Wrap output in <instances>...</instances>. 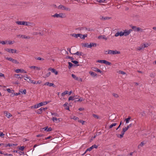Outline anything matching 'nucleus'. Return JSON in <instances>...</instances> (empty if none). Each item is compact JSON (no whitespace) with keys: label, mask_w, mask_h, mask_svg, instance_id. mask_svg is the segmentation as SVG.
I'll return each instance as SVG.
<instances>
[{"label":"nucleus","mask_w":156,"mask_h":156,"mask_svg":"<svg viewBox=\"0 0 156 156\" xmlns=\"http://www.w3.org/2000/svg\"><path fill=\"white\" fill-rule=\"evenodd\" d=\"M92 147H93V149L94 148H97L98 147V146L96 145H94L92 146Z\"/></svg>","instance_id":"680f3d73"},{"label":"nucleus","mask_w":156,"mask_h":156,"mask_svg":"<svg viewBox=\"0 0 156 156\" xmlns=\"http://www.w3.org/2000/svg\"><path fill=\"white\" fill-rule=\"evenodd\" d=\"M68 64H69V66H68V68H69V69H71V68L73 66H75V65H73L72 63H71V62H68Z\"/></svg>","instance_id":"cd10ccee"},{"label":"nucleus","mask_w":156,"mask_h":156,"mask_svg":"<svg viewBox=\"0 0 156 156\" xmlns=\"http://www.w3.org/2000/svg\"><path fill=\"white\" fill-rule=\"evenodd\" d=\"M84 46L85 47L89 48V44L88 43H86L84 44Z\"/></svg>","instance_id":"a19ab883"},{"label":"nucleus","mask_w":156,"mask_h":156,"mask_svg":"<svg viewBox=\"0 0 156 156\" xmlns=\"http://www.w3.org/2000/svg\"><path fill=\"white\" fill-rule=\"evenodd\" d=\"M87 34L86 35H83V36L81 37V38L83 39H84L85 37H87Z\"/></svg>","instance_id":"c03bdc74"},{"label":"nucleus","mask_w":156,"mask_h":156,"mask_svg":"<svg viewBox=\"0 0 156 156\" xmlns=\"http://www.w3.org/2000/svg\"><path fill=\"white\" fill-rule=\"evenodd\" d=\"M58 9H61L62 10H65L67 11H69L70 10V8L66 7L63 5H61L58 6Z\"/></svg>","instance_id":"7ed1b4c3"},{"label":"nucleus","mask_w":156,"mask_h":156,"mask_svg":"<svg viewBox=\"0 0 156 156\" xmlns=\"http://www.w3.org/2000/svg\"><path fill=\"white\" fill-rule=\"evenodd\" d=\"M97 44L96 43H90L89 44V48H90L92 47H96V46Z\"/></svg>","instance_id":"412c9836"},{"label":"nucleus","mask_w":156,"mask_h":156,"mask_svg":"<svg viewBox=\"0 0 156 156\" xmlns=\"http://www.w3.org/2000/svg\"><path fill=\"white\" fill-rule=\"evenodd\" d=\"M7 41H6V42H5L4 41H0V44H7Z\"/></svg>","instance_id":"58836bf2"},{"label":"nucleus","mask_w":156,"mask_h":156,"mask_svg":"<svg viewBox=\"0 0 156 156\" xmlns=\"http://www.w3.org/2000/svg\"><path fill=\"white\" fill-rule=\"evenodd\" d=\"M25 80H26L27 82L29 83L30 82V77H28L27 76H25V78H24Z\"/></svg>","instance_id":"5701e85b"},{"label":"nucleus","mask_w":156,"mask_h":156,"mask_svg":"<svg viewBox=\"0 0 156 156\" xmlns=\"http://www.w3.org/2000/svg\"><path fill=\"white\" fill-rule=\"evenodd\" d=\"M92 115L93 117L94 118H96L97 119H98L99 118V116L97 115L93 114Z\"/></svg>","instance_id":"e433bc0d"},{"label":"nucleus","mask_w":156,"mask_h":156,"mask_svg":"<svg viewBox=\"0 0 156 156\" xmlns=\"http://www.w3.org/2000/svg\"><path fill=\"white\" fill-rule=\"evenodd\" d=\"M31 23L30 22H27L25 21V25L26 26H30Z\"/></svg>","instance_id":"49530a36"},{"label":"nucleus","mask_w":156,"mask_h":156,"mask_svg":"<svg viewBox=\"0 0 156 156\" xmlns=\"http://www.w3.org/2000/svg\"><path fill=\"white\" fill-rule=\"evenodd\" d=\"M6 60L10 61L13 63L15 64H18L19 62L16 59H14L11 57H5Z\"/></svg>","instance_id":"20e7f679"},{"label":"nucleus","mask_w":156,"mask_h":156,"mask_svg":"<svg viewBox=\"0 0 156 156\" xmlns=\"http://www.w3.org/2000/svg\"><path fill=\"white\" fill-rule=\"evenodd\" d=\"M132 28L134 31H136V28H137L135 26H133L132 27Z\"/></svg>","instance_id":"a18cd8bd"},{"label":"nucleus","mask_w":156,"mask_h":156,"mask_svg":"<svg viewBox=\"0 0 156 156\" xmlns=\"http://www.w3.org/2000/svg\"><path fill=\"white\" fill-rule=\"evenodd\" d=\"M119 73H121V74H123V75H124V74H126V73L125 72H124V71H121V70H120V71H119Z\"/></svg>","instance_id":"603ef678"},{"label":"nucleus","mask_w":156,"mask_h":156,"mask_svg":"<svg viewBox=\"0 0 156 156\" xmlns=\"http://www.w3.org/2000/svg\"><path fill=\"white\" fill-rule=\"evenodd\" d=\"M73 119L75 120H78L79 119L78 117L74 116L73 118Z\"/></svg>","instance_id":"0e129e2a"},{"label":"nucleus","mask_w":156,"mask_h":156,"mask_svg":"<svg viewBox=\"0 0 156 156\" xmlns=\"http://www.w3.org/2000/svg\"><path fill=\"white\" fill-rule=\"evenodd\" d=\"M113 96L115 98H117L119 97V96L118 94L113 93L112 94Z\"/></svg>","instance_id":"09e8293b"},{"label":"nucleus","mask_w":156,"mask_h":156,"mask_svg":"<svg viewBox=\"0 0 156 156\" xmlns=\"http://www.w3.org/2000/svg\"><path fill=\"white\" fill-rule=\"evenodd\" d=\"M104 64H105L107 65H111L112 64L111 63L109 62H108V61H107L105 60H104L103 63Z\"/></svg>","instance_id":"aec40b11"},{"label":"nucleus","mask_w":156,"mask_h":156,"mask_svg":"<svg viewBox=\"0 0 156 156\" xmlns=\"http://www.w3.org/2000/svg\"><path fill=\"white\" fill-rule=\"evenodd\" d=\"M51 72H49L46 74V77H48L50 76V75H51Z\"/></svg>","instance_id":"4d7b16f0"},{"label":"nucleus","mask_w":156,"mask_h":156,"mask_svg":"<svg viewBox=\"0 0 156 156\" xmlns=\"http://www.w3.org/2000/svg\"><path fill=\"white\" fill-rule=\"evenodd\" d=\"M48 109L47 107L43 108L41 107L39 109H38L37 112H36L38 114H41L42 113V111L43 110L45 111Z\"/></svg>","instance_id":"423d86ee"},{"label":"nucleus","mask_w":156,"mask_h":156,"mask_svg":"<svg viewBox=\"0 0 156 156\" xmlns=\"http://www.w3.org/2000/svg\"><path fill=\"white\" fill-rule=\"evenodd\" d=\"M104 60H98L97 61V62L101 63H103Z\"/></svg>","instance_id":"864d4df0"},{"label":"nucleus","mask_w":156,"mask_h":156,"mask_svg":"<svg viewBox=\"0 0 156 156\" xmlns=\"http://www.w3.org/2000/svg\"><path fill=\"white\" fill-rule=\"evenodd\" d=\"M52 16L54 17L63 18L66 17V16L65 13H61L59 14L56 13Z\"/></svg>","instance_id":"f257e3e1"},{"label":"nucleus","mask_w":156,"mask_h":156,"mask_svg":"<svg viewBox=\"0 0 156 156\" xmlns=\"http://www.w3.org/2000/svg\"><path fill=\"white\" fill-rule=\"evenodd\" d=\"M89 73L90 74V75L92 76L93 77H95L97 76V74L94 72H93L92 71H90L89 72Z\"/></svg>","instance_id":"f3484780"},{"label":"nucleus","mask_w":156,"mask_h":156,"mask_svg":"<svg viewBox=\"0 0 156 156\" xmlns=\"http://www.w3.org/2000/svg\"><path fill=\"white\" fill-rule=\"evenodd\" d=\"M29 67L31 69H36V66H32Z\"/></svg>","instance_id":"5fc2aeb1"},{"label":"nucleus","mask_w":156,"mask_h":156,"mask_svg":"<svg viewBox=\"0 0 156 156\" xmlns=\"http://www.w3.org/2000/svg\"><path fill=\"white\" fill-rule=\"evenodd\" d=\"M93 149V147H92V146L89 148H88L86 150V151H85V152L84 154L87 151H90Z\"/></svg>","instance_id":"c85d7f7f"},{"label":"nucleus","mask_w":156,"mask_h":156,"mask_svg":"<svg viewBox=\"0 0 156 156\" xmlns=\"http://www.w3.org/2000/svg\"><path fill=\"white\" fill-rule=\"evenodd\" d=\"M143 45H144V47H145V48L147 47L149 45L147 43L145 44H144Z\"/></svg>","instance_id":"bf43d9fd"},{"label":"nucleus","mask_w":156,"mask_h":156,"mask_svg":"<svg viewBox=\"0 0 156 156\" xmlns=\"http://www.w3.org/2000/svg\"><path fill=\"white\" fill-rule=\"evenodd\" d=\"M130 119H131L130 116H129L126 119H125V121H126V123H129V121Z\"/></svg>","instance_id":"393cba45"},{"label":"nucleus","mask_w":156,"mask_h":156,"mask_svg":"<svg viewBox=\"0 0 156 156\" xmlns=\"http://www.w3.org/2000/svg\"><path fill=\"white\" fill-rule=\"evenodd\" d=\"M93 70H94V71H95L97 72H99V73H101V74H102V73H103V72H102V71H101L99 69H98L97 68L94 67L93 68Z\"/></svg>","instance_id":"2eb2a0df"},{"label":"nucleus","mask_w":156,"mask_h":156,"mask_svg":"<svg viewBox=\"0 0 156 156\" xmlns=\"http://www.w3.org/2000/svg\"><path fill=\"white\" fill-rule=\"evenodd\" d=\"M116 125H117V123H113L112 124H111V125H110L109 126V128H110V129L111 128L115 126Z\"/></svg>","instance_id":"473e14b6"},{"label":"nucleus","mask_w":156,"mask_h":156,"mask_svg":"<svg viewBox=\"0 0 156 156\" xmlns=\"http://www.w3.org/2000/svg\"><path fill=\"white\" fill-rule=\"evenodd\" d=\"M72 54L76 55H79V54H80V53H79V51H77L76 53H73V54Z\"/></svg>","instance_id":"69168bd1"},{"label":"nucleus","mask_w":156,"mask_h":156,"mask_svg":"<svg viewBox=\"0 0 156 156\" xmlns=\"http://www.w3.org/2000/svg\"><path fill=\"white\" fill-rule=\"evenodd\" d=\"M84 100V99H83L82 98H80L78 100H75V102H76V101H80V102H81L83 101Z\"/></svg>","instance_id":"2f4dec72"},{"label":"nucleus","mask_w":156,"mask_h":156,"mask_svg":"<svg viewBox=\"0 0 156 156\" xmlns=\"http://www.w3.org/2000/svg\"><path fill=\"white\" fill-rule=\"evenodd\" d=\"M15 72L17 73H18L20 72L23 73L24 72L25 73H27V72L23 69H17L16 70Z\"/></svg>","instance_id":"1a4fd4ad"},{"label":"nucleus","mask_w":156,"mask_h":156,"mask_svg":"<svg viewBox=\"0 0 156 156\" xmlns=\"http://www.w3.org/2000/svg\"><path fill=\"white\" fill-rule=\"evenodd\" d=\"M21 37H22L23 38H26V39H30V37L29 36H25L24 35H21Z\"/></svg>","instance_id":"72a5a7b5"},{"label":"nucleus","mask_w":156,"mask_h":156,"mask_svg":"<svg viewBox=\"0 0 156 156\" xmlns=\"http://www.w3.org/2000/svg\"><path fill=\"white\" fill-rule=\"evenodd\" d=\"M42 129H44V131H46L47 132L51 131L52 130V129L51 127L48 128V126Z\"/></svg>","instance_id":"ddd939ff"},{"label":"nucleus","mask_w":156,"mask_h":156,"mask_svg":"<svg viewBox=\"0 0 156 156\" xmlns=\"http://www.w3.org/2000/svg\"><path fill=\"white\" fill-rule=\"evenodd\" d=\"M17 145V144H5V147H6L7 146H9V147H11L13 146H16Z\"/></svg>","instance_id":"f8f14e48"},{"label":"nucleus","mask_w":156,"mask_h":156,"mask_svg":"<svg viewBox=\"0 0 156 156\" xmlns=\"http://www.w3.org/2000/svg\"><path fill=\"white\" fill-rule=\"evenodd\" d=\"M51 69V72L55 73V75H57L58 74V72L54 69Z\"/></svg>","instance_id":"bb28decb"},{"label":"nucleus","mask_w":156,"mask_h":156,"mask_svg":"<svg viewBox=\"0 0 156 156\" xmlns=\"http://www.w3.org/2000/svg\"><path fill=\"white\" fill-rule=\"evenodd\" d=\"M119 36H123L124 35V34L123 33V32H122V31H121V32H119Z\"/></svg>","instance_id":"8fccbe9b"},{"label":"nucleus","mask_w":156,"mask_h":156,"mask_svg":"<svg viewBox=\"0 0 156 156\" xmlns=\"http://www.w3.org/2000/svg\"><path fill=\"white\" fill-rule=\"evenodd\" d=\"M72 76L73 78L75 80H77L79 81H82V79L80 77H78L76 76L75 75L73 74H72Z\"/></svg>","instance_id":"6e6552de"},{"label":"nucleus","mask_w":156,"mask_h":156,"mask_svg":"<svg viewBox=\"0 0 156 156\" xmlns=\"http://www.w3.org/2000/svg\"><path fill=\"white\" fill-rule=\"evenodd\" d=\"M78 121L79 122L81 123L82 125H84L85 122V121L82 120H78Z\"/></svg>","instance_id":"ea45409f"},{"label":"nucleus","mask_w":156,"mask_h":156,"mask_svg":"<svg viewBox=\"0 0 156 156\" xmlns=\"http://www.w3.org/2000/svg\"><path fill=\"white\" fill-rule=\"evenodd\" d=\"M50 102V101L43 102H43V105H46L48 103H49Z\"/></svg>","instance_id":"3c124183"},{"label":"nucleus","mask_w":156,"mask_h":156,"mask_svg":"<svg viewBox=\"0 0 156 156\" xmlns=\"http://www.w3.org/2000/svg\"><path fill=\"white\" fill-rule=\"evenodd\" d=\"M144 145V143L143 142H141L140 144L138 146V148H140V147H142Z\"/></svg>","instance_id":"37998d69"},{"label":"nucleus","mask_w":156,"mask_h":156,"mask_svg":"<svg viewBox=\"0 0 156 156\" xmlns=\"http://www.w3.org/2000/svg\"><path fill=\"white\" fill-rule=\"evenodd\" d=\"M106 0H97V1L99 3L105 2Z\"/></svg>","instance_id":"79ce46f5"},{"label":"nucleus","mask_w":156,"mask_h":156,"mask_svg":"<svg viewBox=\"0 0 156 156\" xmlns=\"http://www.w3.org/2000/svg\"><path fill=\"white\" fill-rule=\"evenodd\" d=\"M68 91H64L62 94V96L64 97L66 94H68Z\"/></svg>","instance_id":"c756f323"},{"label":"nucleus","mask_w":156,"mask_h":156,"mask_svg":"<svg viewBox=\"0 0 156 156\" xmlns=\"http://www.w3.org/2000/svg\"><path fill=\"white\" fill-rule=\"evenodd\" d=\"M98 39H100L101 38H102L103 39H104L105 40L107 39V38L106 37L105 35H101L98 37Z\"/></svg>","instance_id":"a211bd4d"},{"label":"nucleus","mask_w":156,"mask_h":156,"mask_svg":"<svg viewBox=\"0 0 156 156\" xmlns=\"http://www.w3.org/2000/svg\"><path fill=\"white\" fill-rule=\"evenodd\" d=\"M51 114L52 115H55L56 116H58V115L55 113H51Z\"/></svg>","instance_id":"13d9d810"},{"label":"nucleus","mask_w":156,"mask_h":156,"mask_svg":"<svg viewBox=\"0 0 156 156\" xmlns=\"http://www.w3.org/2000/svg\"><path fill=\"white\" fill-rule=\"evenodd\" d=\"M75 97L74 96H73V97H72V96H70L69 98V99H68V100L69 101H70V100H73L75 99H76V98H74Z\"/></svg>","instance_id":"7c9ffc66"},{"label":"nucleus","mask_w":156,"mask_h":156,"mask_svg":"<svg viewBox=\"0 0 156 156\" xmlns=\"http://www.w3.org/2000/svg\"><path fill=\"white\" fill-rule=\"evenodd\" d=\"M115 37H117V36H119V32H118L117 33H116L115 34Z\"/></svg>","instance_id":"338daca9"},{"label":"nucleus","mask_w":156,"mask_h":156,"mask_svg":"<svg viewBox=\"0 0 156 156\" xmlns=\"http://www.w3.org/2000/svg\"><path fill=\"white\" fill-rule=\"evenodd\" d=\"M52 120L53 121H55L57 122H60L59 119H57L55 117H53L52 118Z\"/></svg>","instance_id":"6ab92c4d"},{"label":"nucleus","mask_w":156,"mask_h":156,"mask_svg":"<svg viewBox=\"0 0 156 156\" xmlns=\"http://www.w3.org/2000/svg\"><path fill=\"white\" fill-rule=\"evenodd\" d=\"M24 149V147L23 146H20L19 147V150L21 151H23Z\"/></svg>","instance_id":"c9c22d12"},{"label":"nucleus","mask_w":156,"mask_h":156,"mask_svg":"<svg viewBox=\"0 0 156 156\" xmlns=\"http://www.w3.org/2000/svg\"><path fill=\"white\" fill-rule=\"evenodd\" d=\"M120 52L119 51H118L115 50V51H113L112 50H108V51L107 53H106V54H108L110 55H115L117 54H120Z\"/></svg>","instance_id":"f03ea898"},{"label":"nucleus","mask_w":156,"mask_h":156,"mask_svg":"<svg viewBox=\"0 0 156 156\" xmlns=\"http://www.w3.org/2000/svg\"><path fill=\"white\" fill-rule=\"evenodd\" d=\"M76 29L80 30H87V28L86 27H80L77 28Z\"/></svg>","instance_id":"a878e982"},{"label":"nucleus","mask_w":156,"mask_h":156,"mask_svg":"<svg viewBox=\"0 0 156 156\" xmlns=\"http://www.w3.org/2000/svg\"><path fill=\"white\" fill-rule=\"evenodd\" d=\"M140 30H142V29L140 27H137L136 28V31H139Z\"/></svg>","instance_id":"6e6d98bb"},{"label":"nucleus","mask_w":156,"mask_h":156,"mask_svg":"<svg viewBox=\"0 0 156 156\" xmlns=\"http://www.w3.org/2000/svg\"><path fill=\"white\" fill-rule=\"evenodd\" d=\"M5 50L12 53H16V50L15 49H12L10 48H7L5 49Z\"/></svg>","instance_id":"39448f33"},{"label":"nucleus","mask_w":156,"mask_h":156,"mask_svg":"<svg viewBox=\"0 0 156 156\" xmlns=\"http://www.w3.org/2000/svg\"><path fill=\"white\" fill-rule=\"evenodd\" d=\"M70 35L76 38H77L78 37H80L81 38V37L83 36V35L81 34H76L74 33L71 34Z\"/></svg>","instance_id":"0eeeda50"},{"label":"nucleus","mask_w":156,"mask_h":156,"mask_svg":"<svg viewBox=\"0 0 156 156\" xmlns=\"http://www.w3.org/2000/svg\"><path fill=\"white\" fill-rule=\"evenodd\" d=\"M20 94L19 93H15L14 94H13V96H14L15 95L17 96Z\"/></svg>","instance_id":"e2e57ef3"},{"label":"nucleus","mask_w":156,"mask_h":156,"mask_svg":"<svg viewBox=\"0 0 156 156\" xmlns=\"http://www.w3.org/2000/svg\"><path fill=\"white\" fill-rule=\"evenodd\" d=\"M71 62H72L73 63H74V64H76V66H79V64H78L77 65V64L78 63V62L77 61H71Z\"/></svg>","instance_id":"f704fd0d"},{"label":"nucleus","mask_w":156,"mask_h":156,"mask_svg":"<svg viewBox=\"0 0 156 156\" xmlns=\"http://www.w3.org/2000/svg\"><path fill=\"white\" fill-rule=\"evenodd\" d=\"M5 115L7 116L8 118H9L11 117L12 115L9 113H8L7 111H5L4 112Z\"/></svg>","instance_id":"dca6fc26"},{"label":"nucleus","mask_w":156,"mask_h":156,"mask_svg":"<svg viewBox=\"0 0 156 156\" xmlns=\"http://www.w3.org/2000/svg\"><path fill=\"white\" fill-rule=\"evenodd\" d=\"M128 128L127 127H126L125 128H123L122 130L123 131H124L125 132H126L128 129Z\"/></svg>","instance_id":"de8ad7c7"},{"label":"nucleus","mask_w":156,"mask_h":156,"mask_svg":"<svg viewBox=\"0 0 156 156\" xmlns=\"http://www.w3.org/2000/svg\"><path fill=\"white\" fill-rule=\"evenodd\" d=\"M49 86L50 87L52 86L54 87H56L53 83H49Z\"/></svg>","instance_id":"4c0bfd02"},{"label":"nucleus","mask_w":156,"mask_h":156,"mask_svg":"<svg viewBox=\"0 0 156 156\" xmlns=\"http://www.w3.org/2000/svg\"><path fill=\"white\" fill-rule=\"evenodd\" d=\"M5 135V134H3L2 133H0V136L2 137H4V136Z\"/></svg>","instance_id":"052dcab7"},{"label":"nucleus","mask_w":156,"mask_h":156,"mask_svg":"<svg viewBox=\"0 0 156 156\" xmlns=\"http://www.w3.org/2000/svg\"><path fill=\"white\" fill-rule=\"evenodd\" d=\"M15 76L18 78H20V79H21L23 77V76L22 75H21V76L19 74H15Z\"/></svg>","instance_id":"4be33fe9"},{"label":"nucleus","mask_w":156,"mask_h":156,"mask_svg":"<svg viewBox=\"0 0 156 156\" xmlns=\"http://www.w3.org/2000/svg\"><path fill=\"white\" fill-rule=\"evenodd\" d=\"M30 82L31 83H33L34 84H36V82L34 81L33 80H31L30 81Z\"/></svg>","instance_id":"774afa93"},{"label":"nucleus","mask_w":156,"mask_h":156,"mask_svg":"<svg viewBox=\"0 0 156 156\" xmlns=\"http://www.w3.org/2000/svg\"><path fill=\"white\" fill-rule=\"evenodd\" d=\"M125 133V132L122 130V131L121 132V134H116V136L119 137L120 138H122L123 137V135Z\"/></svg>","instance_id":"9d476101"},{"label":"nucleus","mask_w":156,"mask_h":156,"mask_svg":"<svg viewBox=\"0 0 156 156\" xmlns=\"http://www.w3.org/2000/svg\"><path fill=\"white\" fill-rule=\"evenodd\" d=\"M17 24L19 25H25V21H18L16 22Z\"/></svg>","instance_id":"4468645a"},{"label":"nucleus","mask_w":156,"mask_h":156,"mask_svg":"<svg viewBox=\"0 0 156 156\" xmlns=\"http://www.w3.org/2000/svg\"><path fill=\"white\" fill-rule=\"evenodd\" d=\"M123 33L124 34V35L125 36H127L129 34V32H128V31L126 30H124V31L123 32Z\"/></svg>","instance_id":"b1692460"},{"label":"nucleus","mask_w":156,"mask_h":156,"mask_svg":"<svg viewBox=\"0 0 156 156\" xmlns=\"http://www.w3.org/2000/svg\"><path fill=\"white\" fill-rule=\"evenodd\" d=\"M43 105V102H40L39 103L37 104L36 105H35L34 106V108H38L39 107L42 106Z\"/></svg>","instance_id":"9b49d317"}]
</instances>
